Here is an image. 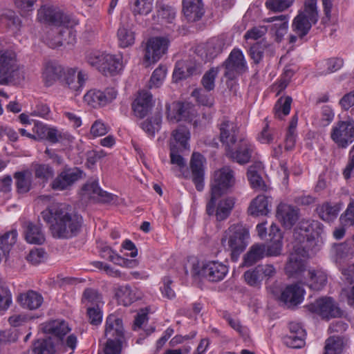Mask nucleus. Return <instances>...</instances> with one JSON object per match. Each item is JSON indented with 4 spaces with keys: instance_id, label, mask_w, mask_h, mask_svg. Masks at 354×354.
Here are the masks:
<instances>
[{
    "instance_id": "f8f14e48",
    "label": "nucleus",
    "mask_w": 354,
    "mask_h": 354,
    "mask_svg": "<svg viewBox=\"0 0 354 354\" xmlns=\"http://www.w3.org/2000/svg\"><path fill=\"white\" fill-rule=\"evenodd\" d=\"M225 150L228 158L240 165L248 163L252 153V145L245 137L225 147Z\"/></svg>"
},
{
    "instance_id": "bf43d9fd",
    "label": "nucleus",
    "mask_w": 354,
    "mask_h": 354,
    "mask_svg": "<svg viewBox=\"0 0 354 354\" xmlns=\"http://www.w3.org/2000/svg\"><path fill=\"white\" fill-rule=\"evenodd\" d=\"M292 98L290 96L286 97H280L274 107V114L277 117L281 118V113L284 115L289 114L291 107Z\"/></svg>"
},
{
    "instance_id": "c756f323",
    "label": "nucleus",
    "mask_w": 354,
    "mask_h": 354,
    "mask_svg": "<svg viewBox=\"0 0 354 354\" xmlns=\"http://www.w3.org/2000/svg\"><path fill=\"white\" fill-rule=\"evenodd\" d=\"M152 95L147 91L139 93L138 97L132 104L136 116L142 118L147 115L152 106Z\"/></svg>"
},
{
    "instance_id": "37998d69",
    "label": "nucleus",
    "mask_w": 354,
    "mask_h": 354,
    "mask_svg": "<svg viewBox=\"0 0 354 354\" xmlns=\"http://www.w3.org/2000/svg\"><path fill=\"white\" fill-rule=\"evenodd\" d=\"M162 115L160 111L156 112L153 116L141 123L142 129L151 136H153L160 129Z\"/></svg>"
},
{
    "instance_id": "ddd939ff",
    "label": "nucleus",
    "mask_w": 354,
    "mask_h": 354,
    "mask_svg": "<svg viewBox=\"0 0 354 354\" xmlns=\"http://www.w3.org/2000/svg\"><path fill=\"white\" fill-rule=\"evenodd\" d=\"M307 309L324 319L339 317L342 312L331 297H322L306 306Z\"/></svg>"
},
{
    "instance_id": "4c0bfd02",
    "label": "nucleus",
    "mask_w": 354,
    "mask_h": 354,
    "mask_svg": "<svg viewBox=\"0 0 354 354\" xmlns=\"http://www.w3.org/2000/svg\"><path fill=\"white\" fill-rule=\"evenodd\" d=\"M265 50L269 53L270 56L274 54V46L264 40L261 42H257L250 47V55L255 64L261 62Z\"/></svg>"
},
{
    "instance_id": "4468645a",
    "label": "nucleus",
    "mask_w": 354,
    "mask_h": 354,
    "mask_svg": "<svg viewBox=\"0 0 354 354\" xmlns=\"http://www.w3.org/2000/svg\"><path fill=\"white\" fill-rule=\"evenodd\" d=\"M169 42L166 37H156L149 39L145 47V62L149 64L158 62L166 53Z\"/></svg>"
},
{
    "instance_id": "5fc2aeb1",
    "label": "nucleus",
    "mask_w": 354,
    "mask_h": 354,
    "mask_svg": "<svg viewBox=\"0 0 354 354\" xmlns=\"http://www.w3.org/2000/svg\"><path fill=\"white\" fill-rule=\"evenodd\" d=\"M35 176L42 180L43 183L48 182L54 176V169L49 165L37 164L35 165Z\"/></svg>"
},
{
    "instance_id": "473e14b6",
    "label": "nucleus",
    "mask_w": 354,
    "mask_h": 354,
    "mask_svg": "<svg viewBox=\"0 0 354 354\" xmlns=\"http://www.w3.org/2000/svg\"><path fill=\"white\" fill-rule=\"evenodd\" d=\"M304 290L298 285L288 286L281 292L280 300L289 306H296L301 302Z\"/></svg>"
},
{
    "instance_id": "0eeeda50",
    "label": "nucleus",
    "mask_w": 354,
    "mask_h": 354,
    "mask_svg": "<svg viewBox=\"0 0 354 354\" xmlns=\"http://www.w3.org/2000/svg\"><path fill=\"white\" fill-rule=\"evenodd\" d=\"M86 59L89 65L106 76L115 75L122 68L120 59L111 54L91 52L88 54Z\"/></svg>"
},
{
    "instance_id": "72a5a7b5",
    "label": "nucleus",
    "mask_w": 354,
    "mask_h": 354,
    "mask_svg": "<svg viewBox=\"0 0 354 354\" xmlns=\"http://www.w3.org/2000/svg\"><path fill=\"white\" fill-rule=\"evenodd\" d=\"M196 73L194 63L189 60H180L176 62L173 73V79L178 82L186 79Z\"/></svg>"
},
{
    "instance_id": "69168bd1",
    "label": "nucleus",
    "mask_w": 354,
    "mask_h": 354,
    "mask_svg": "<svg viewBox=\"0 0 354 354\" xmlns=\"http://www.w3.org/2000/svg\"><path fill=\"white\" fill-rule=\"evenodd\" d=\"M268 31V26H254L245 32L244 38L245 39L257 40L262 38Z\"/></svg>"
},
{
    "instance_id": "423d86ee",
    "label": "nucleus",
    "mask_w": 354,
    "mask_h": 354,
    "mask_svg": "<svg viewBox=\"0 0 354 354\" xmlns=\"http://www.w3.org/2000/svg\"><path fill=\"white\" fill-rule=\"evenodd\" d=\"M319 19L317 0H306L303 11H300L292 21V30L300 38L306 36Z\"/></svg>"
},
{
    "instance_id": "de8ad7c7",
    "label": "nucleus",
    "mask_w": 354,
    "mask_h": 354,
    "mask_svg": "<svg viewBox=\"0 0 354 354\" xmlns=\"http://www.w3.org/2000/svg\"><path fill=\"white\" fill-rule=\"evenodd\" d=\"M153 18H157V21L160 24H171L176 18V11L171 6L161 5Z\"/></svg>"
},
{
    "instance_id": "a19ab883",
    "label": "nucleus",
    "mask_w": 354,
    "mask_h": 354,
    "mask_svg": "<svg viewBox=\"0 0 354 354\" xmlns=\"http://www.w3.org/2000/svg\"><path fill=\"white\" fill-rule=\"evenodd\" d=\"M308 286L310 289L321 290L327 283V276L320 270H309L308 272Z\"/></svg>"
},
{
    "instance_id": "5701e85b",
    "label": "nucleus",
    "mask_w": 354,
    "mask_h": 354,
    "mask_svg": "<svg viewBox=\"0 0 354 354\" xmlns=\"http://www.w3.org/2000/svg\"><path fill=\"white\" fill-rule=\"evenodd\" d=\"M290 335L284 337L283 342L286 346L293 348H301L305 344L306 331L297 322L289 324Z\"/></svg>"
},
{
    "instance_id": "a18cd8bd",
    "label": "nucleus",
    "mask_w": 354,
    "mask_h": 354,
    "mask_svg": "<svg viewBox=\"0 0 354 354\" xmlns=\"http://www.w3.org/2000/svg\"><path fill=\"white\" fill-rule=\"evenodd\" d=\"M118 44L122 48H127L135 42L134 32L124 25H121L117 32Z\"/></svg>"
},
{
    "instance_id": "cd10ccee",
    "label": "nucleus",
    "mask_w": 354,
    "mask_h": 354,
    "mask_svg": "<svg viewBox=\"0 0 354 354\" xmlns=\"http://www.w3.org/2000/svg\"><path fill=\"white\" fill-rule=\"evenodd\" d=\"M308 255H302L300 252L295 251L290 254L288 261L285 267L286 274L289 277H295L305 270L304 258Z\"/></svg>"
},
{
    "instance_id": "f03ea898",
    "label": "nucleus",
    "mask_w": 354,
    "mask_h": 354,
    "mask_svg": "<svg viewBox=\"0 0 354 354\" xmlns=\"http://www.w3.org/2000/svg\"><path fill=\"white\" fill-rule=\"evenodd\" d=\"M37 17L40 21L59 28L57 35L49 44L51 48L72 44L75 41L73 27L77 21L68 15L58 8L42 6L38 10Z\"/></svg>"
},
{
    "instance_id": "49530a36",
    "label": "nucleus",
    "mask_w": 354,
    "mask_h": 354,
    "mask_svg": "<svg viewBox=\"0 0 354 354\" xmlns=\"http://www.w3.org/2000/svg\"><path fill=\"white\" fill-rule=\"evenodd\" d=\"M298 122V117L295 115L292 117L290 122L287 133L285 138V149L287 151H291L295 147L297 139V126Z\"/></svg>"
},
{
    "instance_id": "dca6fc26",
    "label": "nucleus",
    "mask_w": 354,
    "mask_h": 354,
    "mask_svg": "<svg viewBox=\"0 0 354 354\" xmlns=\"http://www.w3.org/2000/svg\"><path fill=\"white\" fill-rule=\"evenodd\" d=\"M82 171L77 168H65L51 183V188L56 191H63L71 187L82 177Z\"/></svg>"
},
{
    "instance_id": "c03bdc74",
    "label": "nucleus",
    "mask_w": 354,
    "mask_h": 354,
    "mask_svg": "<svg viewBox=\"0 0 354 354\" xmlns=\"http://www.w3.org/2000/svg\"><path fill=\"white\" fill-rule=\"evenodd\" d=\"M115 296L124 306H129L136 300V297L129 285L118 286L115 288Z\"/></svg>"
},
{
    "instance_id": "13d9d810",
    "label": "nucleus",
    "mask_w": 354,
    "mask_h": 354,
    "mask_svg": "<svg viewBox=\"0 0 354 354\" xmlns=\"http://www.w3.org/2000/svg\"><path fill=\"white\" fill-rule=\"evenodd\" d=\"M218 73V68H212L203 75L201 84L206 91H211L215 87V79Z\"/></svg>"
},
{
    "instance_id": "58836bf2",
    "label": "nucleus",
    "mask_w": 354,
    "mask_h": 354,
    "mask_svg": "<svg viewBox=\"0 0 354 354\" xmlns=\"http://www.w3.org/2000/svg\"><path fill=\"white\" fill-rule=\"evenodd\" d=\"M56 344L52 337L39 339L32 346V353L34 354H56Z\"/></svg>"
},
{
    "instance_id": "c85d7f7f",
    "label": "nucleus",
    "mask_w": 354,
    "mask_h": 354,
    "mask_svg": "<svg viewBox=\"0 0 354 354\" xmlns=\"http://www.w3.org/2000/svg\"><path fill=\"white\" fill-rule=\"evenodd\" d=\"M183 10L189 21L199 20L204 14L202 0H183Z\"/></svg>"
},
{
    "instance_id": "7ed1b4c3",
    "label": "nucleus",
    "mask_w": 354,
    "mask_h": 354,
    "mask_svg": "<svg viewBox=\"0 0 354 354\" xmlns=\"http://www.w3.org/2000/svg\"><path fill=\"white\" fill-rule=\"evenodd\" d=\"M323 232L322 225L316 221H301L295 228L293 237L295 251L302 255H308L310 250L315 252Z\"/></svg>"
},
{
    "instance_id": "e2e57ef3",
    "label": "nucleus",
    "mask_w": 354,
    "mask_h": 354,
    "mask_svg": "<svg viewBox=\"0 0 354 354\" xmlns=\"http://www.w3.org/2000/svg\"><path fill=\"white\" fill-rule=\"evenodd\" d=\"M248 178L253 188L259 189L261 190L265 189L266 185L262 180V178L258 174L255 170V167L250 166L248 171Z\"/></svg>"
},
{
    "instance_id": "6ab92c4d",
    "label": "nucleus",
    "mask_w": 354,
    "mask_h": 354,
    "mask_svg": "<svg viewBox=\"0 0 354 354\" xmlns=\"http://www.w3.org/2000/svg\"><path fill=\"white\" fill-rule=\"evenodd\" d=\"M289 16L288 15H280L262 19L263 23L270 24L268 30L270 34L274 36V40L279 43L282 41L284 35L288 30Z\"/></svg>"
},
{
    "instance_id": "a878e982",
    "label": "nucleus",
    "mask_w": 354,
    "mask_h": 354,
    "mask_svg": "<svg viewBox=\"0 0 354 354\" xmlns=\"http://www.w3.org/2000/svg\"><path fill=\"white\" fill-rule=\"evenodd\" d=\"M24 237L26 241L31 244L41 245L45 241V234L41 224L30 221L24 223Z\"/></svg>"
},
{
    "instance_id": "79ce46f5",
    "label": "nucleus",
    "mask_w": 354,
    "mask_h": 354,
    "mask_svg": "<svg viewBox=\"0 0 354 354\" xmlns=\"http://www.w3.org/2000/svg\"><path fill=\"white\" fill-rule=\"evenodd\" d=\"M31 176L32 174L29 170L17 171L14 174L18 193L24 194L29 192L32 183Z\"/></svg>"
},
{
    "instance_id": "3c124183",
    "label": "nucleus",
    "mask_w": 354,
    "mask_h": 354,
    "mask_svg": "<svg viewBox=\"0 0 354 354\" xmlns=\"http://www.w3.org/2000/svg\"><path fill=\"white\" fill-rule=\"evenodd\" d=\"M102 295L95 289L86 288L84 291L82 301L88 306H102Z\"/></svg>"
},
{
    "instance_id": "412c9836",
    "label": "nucleus",
    "mask_w": 354,
    "mask_h": 354,
    "mask_svg": "<svg viewBox=\"0 0 354 354\" xmlns=\"http://www.w3.org/2000/svg\"><path fill=\"white\" fill-rule=\"evenodd\" d=\"M204 158L197 152L192 153L190 160V168L192 174V180L196 188L201 192L204 188Z\"/></svg>"
},
{
    "instance_id": "39448f33",
    "label": "nucleus",
    "mask_w": 354,
    "mask_h": 354,
    "mask_svg": "<svg viewBox=\"0 0 354 354\" xmlns=\"http://www.w3.org/2000/svg\"><path fill=\"white\" fill-rule=\"evenodd\" d=\"M249 238V229L242 223H236L225 231L221 244L231 252L232 259L236 261L246 248Z\"/></svg>"
},
{
    "instance_id": "bb28decb",
    "label": "nucleus",
    "mask_w": 354,
    "mask_h": 354,
    "mask_svg": "<svg viewBox=\"0 0 354 354\" xmlns=\"http://www.w3.org/2000/svg\"><path fill=\"white\" fill-rule=\"evenodd\" d=\"M271 200L264 195H258L254 198L248 209V213L252 216H266L271 210Z\"/></svg>"
},
{
    "instance_id": "09e8293b",
    "label": "nucleus",
    "mask_w": 354,
    "mask_h": 354,
    "mask_svg": "<svg viewBox=\"0 0 354 354\" xmlns=\"http://www.w3.org/2000/svg\"><path fill=\"white\" fill-rule=\"evenodd\" d=\"M172 136L176 142L179 144L180 151L189 148L188 140L190 138L189 129L185 126H180L172 132Z\"/></svg>"
},
{
    "instance_id": "ea45409f",
    "label": "nucleus",
    "mask_w": 354,
    "mask_h": 354,
    "mask_svg": "<svg viewBox=\"0 0 354 354\" xmlns=\"http://www.w3.org/2000/svg\"><path fill=\"white\" fill-rule=\"evenodd\" d=\"M266 253V247L263 244H254L245 254L243 265L250 267L263 258Z\"/></svg>"
},
{
    "instance_id": "4d7b16f0",
    "label": "nucleus",
    "mask_w": 354,
    "mask_h": 354,
    "mask_svg": "<svg viewBox=\"0 0 354 354\" xmlns=\"http://www.w3.org/2000/svg\"><path fill=\"white\" fill-rule=\"evenodd\" d=\"M339 210L340 207L337 205L325 203L321 206L319 214L324 221H330L337 217Z\"/></svg>"
},
{
    "instance_id": "7c9ffc66",
    "label": "nucleus",
    "mask_w": 354,
    "mask_h": 354,
    "mask_svg": "<svg viewBox=\"0 0 354 354\" xmlns=\"http://www.w3.org/2000/svg\"><path fill=\"white\" fill-rule=\"evenodd\" d=\"M64 73H65V68L62 66L49 62L44 67L42 73L43 80L47 86H50L57 80L62 82Z\"/></svg>"
},
{
    "instance_id": "774afa93",
    "label": "nucleus",
    "mask_w": 354,
    "mask_h": 354,
    "mask_svg": "<svg viewBox=\"0 0 354 354\" xmlns=\"http://www.w3.org/2000/svg\"><path fill=\"white\" fill-rule=\"evenodd\" d=\"M335 252L339 258H344L352 254L354 252L353 241L346 240L344 243L337 245L335 246Z\"/></svg>"
},
{
    "instance_id": "4be33fe9",
    "label": "nucleus",
    "mask_w": 354,
    "mask_h": 354,
    "mask_svg": "<svg viewBox=\"0 0 354 354\" xmlns=\"http://www.w3.org/2000/svg\"><path fill=\"white\" fill-rule=\"evenodd\" d=\"M104 335L107 339L123 341L124 330L122 319L115 315H109L106 319Z\"/></svg>"
},
{
    "instance_id": "338daca9",
    "label": "nucleus",
    "mask_w": 354,
    "mask_h": 354,
    "mask_svg": "<svg viewBox=\"0 0 354 354\" xmlns=\"http://www.w3.org/2000/svg\"><path fill=\"white\" fill-rule=\"evenodd\" d=\"M192 95L203 106H212L214 104L212 95L205 93L201 88L194 90L192 93Z\"/></svg>"
},
{
    "instance_id": "c9c22d12",
    "label": "nucleus",
    "mask_w": 354,
    "mask_h": 354,
    "mask_svg": "<svg viewBox=\"0 0 354 354\" xmlns=\"http://www.w3.org/2000/svg\"><path fill=\"white\" fill-rule=\"evenodd\" d=\"M76 71L74 68H67L63 74L62 82L66 84L73 90L77 91L81 88L86 80V75L82 71H79L75 76Z\"/></svg>"
},
{
    "instance_id": "9b49d317",
    "label": "nucleus",
    "mask_w": 354,
    "mask_h": 354,
    "mask_svg": "<svg viewBox=\"0 0 354 354\" xmlns=\"http://www.w3.org/2000/svg\"><path fill=\"white\" fill-rule=\"evenodd\" d=\"M0 79L4 84L16 83L20 79L15 55L12 52H0Z\"/></svg>"
},
{
    "instance_id": "8fccbe9b",
    "label": "nucleus",
    "mask_w": 354,
    "mask_h": 354,
    "mask_svg": "<svg viewBox=\"0 0 354 354\" xmlns=\"http://www.w3.org/2000/svg\"><path fill=\"white\" fill-rule=\"evenodd\" d=\"M344 347V337L339 335H333L329 337L326 340V344L324 346L325 352L329 353V352H333L334 354H340Z\"/></svg>"
},
{
    "instance_id": "603ef678",
    "label": "nucleus",
    "mask_w": 354,
    "mask_h": 354,
    "mask_svg": "<svg viewBox=\"0 0 354 354\" xmlns=\"http://www.w3.org/2000/svg\"><path fill=\"white\" fill-rule=\"evenodd\" d=\"M167 71V67L163 65H160L156 69H155L149 81V88L151 89L160 87L166 77Z\"/></svg>"
},
{
    "instance_id": "20e7f679",
    "label": "nucleus",
    "mask_w": 354,
    "mask_h": 354,
    "mask_svg": "<svg viewBox=\"0 0 354 354\" xmlns=\"http://www.w3.org/2000/svg\"><path fill=\"white\" fill-rule=\"evenodd\" d=\"M234 171L228 166H225L214 171L211 183V198L206 206L208 215L214 213L215 200L222 195L230 192L235 185Z\"/></svg>"
},
{
    "instance_id": "9d476101",
    "label": "nucleus",
    "mask_w": 354,
    "mask_h": 354,
    "mask_svg": "<svg viewBox=\"0 0 354 354\" xmlns=\"http://www.w3.org/2000/svg\"><path fill=\"white\" fill-rule=\"evenodd\" d=\"M330 138L339 147H347L354 141V120L337 122L331 129Z\"/></svg>"
},
{
    "instance_id": "e433bc0d",
    "label": "nucleus",
    "mask_w": 354,
    "mask_h": 354,
    "mask_svg": "<svg viewBox=\"0 0 354 354\" xmlns=\"http://www.w3.org/2000/svg\"><path fill=\"white\" fill-rule=\"evenodd\" d=\"M277 214L283 225L288 228H290L298 220L297 209L290 205H283L279 206Z\"/></svg>"
},
{
    "instance_id": "393cba45",
    "label": "nucleus",
    "mask_w": 354,
    "mask_h": 354,
    "mask_svg": "<svg viewBox=\"0 0 354 354\" xmlns=\"http://www.w3.org/2000/svg\"><path fill=\"white\" fill-rule=\"evenodd\" d=\"M17 301L24 309L34 310L38 309L44 301L42 295L37 291L29 290L19 294Z\"/></svg>"
},
{
    "instance_id": "052dcab7",
    "label": "nucleus",
    "mask_w": 354,
    "mask_h": 354,
    "mask_svg": "<svg viewBox=\"0 0 354 354\" xmlns=\"http://www.w3.org/2000/svg\"><path fill=\"white\" fill-rule=\"evenodd\" d=\"M295 0H267L266 8L273 12H280L287 10Z\"/></svg>"
},
{
    "instance_id": "f704fd0d",
    "label": "nucleus",
    "mask_w": 354,
    "mask_h": 354,
    "mask_svg": "<svg viewBox=\"0 0 354 354\" xmlns=\"http://www.w3.org/2000/svg\"><path fill=\"white\" fill-rule=\"evenodd\" d=\"M43 330L45 333L51 334L62 340L63 337L71 330V328L64 320L56 319L46 323Z\"/></svg>"
},
{
    "instance_id": "0e129e2a",
    "label": "nucleus",
    "mask_w": 354,
    "mask_h": 354,
    "mask_svg": "<svg viewBox=\"0 0 354 354\" xmlns=\"http://www.w3.org/2000/svg\"><path fill=\"white\" fill-rule=\"evenodd\" d=\"M102 306H88L86 314L89 322L92 325L97 326L101 324L102 320Z\"/></svg>"
},
{
    "instance_id": "2eb2a0df",
    "label": "nucleus",
    "mask_w": 354,
    "mask_h": 354,
    "mask_svg": "<svg viewBox=\"0 0 354 354\" xmlns=\"http://www.w3.org/2000/svg\"><path fill=\"white\" fill-rule=\"evenodd\" d=\"M225 46L224 39L221 37H212L206 43L197 46L196 52L203 60L209 62L221 54Z\"/></svg>"
},
{
    "instance_id": "b1692460",
    "label": "nucleus",
    "mask_w": 354,
    "mask_h": 354,
    "mask_svg": "<svg viewBox=\"0 0 354 354\" xmlns=\"http://www.w3.org/2000/svg\"><path fill=\"white\" fill-rule=\"evenodd\" d=\"M167 118L172 122L190 119L188 104L180 102H174L171 104H166Z\"/></svg>"
},
{
    "instance_id": "f3484780",
    "label": "nucleus",
    "mask_w": 354,
    "mask_h": 354,
    "mask_svg": "<svg viewBox=\"0 0 354 354\" xmlns=\"http://www.w3.org/2000/svg\"><path fill=\"white\" fill-rule=\"evenodd\" d=\"M117 96V91L113 88H106L104 91L92 89L84 97V101L93 108L105 106L111 102Z\"/></svg>"
},
{
    "instance_id": "864d4df0",
    "label": "nucleus",
    "mask_w": 354,
    "mask_h": 354,
    "mask_svg": "<svg viewBox=\"0 0 354 354\" xmlns=\"http://www.w3.org/2000/svg\"><path fill=\"white\" fill-rule=\"evenodd\" d=\"M20 19L15 12L9 10L0 16V28H18Z\"/></svg>"
},
{
    "instance_id": "6e6552de",
    "label": "nucleus",
    "mask_w": 354,
    "mask_h": 354,
    "mask_svg": "<svg viewBox=\"0 0 354 354\" xmlns=\"http://www.w3.org/2000/svg\"><path fill=\"white\" fill-rule=\"evenodd\" d=\"M228 272V268L223 263L211 261L203 263L201 266L198 262L192 263L191 275L194 278L204 277L212 282L223 280Z\"/></svg>"
},
{
    "instance_id": "f257e3e1",
    "label": "nucleus",
    "mask_w": 354,
    "mask_h": 354,
    "mask_svg": "<svg viewBox=\"0 0 354 354\" xmlns=\"http://www.w3.org/2000/svg\"><path fill=\"white\" fill-rule=\"evenodd\" d=\"M41 215L49 225L50 231L55 238L71 239L81 230L82 217L71 212L65 204H52L42 211Z\"/></svg>"
},
{
    "instance_id": "6e6d98bb",
    "label": "nucleus",
    "mask_w": 354,
    "mask_h": 354,
    "mask_svg": "<svg viewBox=\"0 0 354 354\" xmlns=\"http://www.w3.org/2000/svg\"><path fill=\"white\" fill-rule=\"evenodd\" d=\"M154 0H135L132 8V13L134 16L147 15L153 10Z\"/></svg>"
},
{
    "instance_id": "a211bd4d",
    "label": "nucleus",
    "mask_w": 354,
    "mask_h": 354,
    "mask_svg": "<svg viewBox=\"0 0 354 354\" xmlns=\"http://www.w3.org/2000/svg\"><path fill=\"white\" fill-rule=\"evenodd\" d=\"M220 140L225 147L232 145L245 137L240 131L238 124L228 120H223L219 124Z\"/></svg>"
},
{
    "instance_id": "aec40b11",
    "label": "nucleus",
    "mask_w": 354,
    "mask_h": 354,
    "mask_svg": "<svg viewBox=\"0 0 354 354\" xmlns=\"http://www.w3.org/2000/svg\"><path fill=\"white\" fill-rule=\"evenodd\" d=\"M84 194L97 199L101 203L115 204L118 202V197L116 195L102 190L98 185L97 180L87 182L82 187Z\"/></svg>"
},
{
    "instance_id": "680f3d73",
    "label": "nucleus",
    "mask_w": 354,
    "mask_h": 354,
    "mask_svg": "<svg viewBox=\"0 0 354 354\" xmlns=\"http://www.w3.org/2000/svg\"><path fill=\"white\" fill-rule=\"evenodd\" d=\"M245 282L250 286L259 288L263 281L257 266L252 270L245 272L243 274Z\"/></svg>"
},
{
    "instance_id": "1a4fd4ad",
    "label": "nucleus",
    "mask_w": 354,
    "mask_h": 354,
    "mask_svg": "<svg viewBox=\"0 0 354 354\" xmlns=\"http://www.w3.org/2000/svg\"><path fill=\"white\" fill-rule=\"evenodd\" d=\"M225 71L223 75L230 80L243 74L248 71L247 62L242 51L238 48L233 49L228 57L222 64Z\"/></svg>"
},
{
    "instance_id": "2f4dec72",
    "label": "nucleus",
    "mask_w": 354,
    "mask_h": 354,
    "mask_svg": "<svg viewBox=\"0 0 354 354\" xmlns=\"http://www.w3.org/2000/svg\"><path fill=\"white\" fill-rule=\"evenodd\" d=\"M218 198L215 200L214 205V213L212 215L216 216L218 221H222L227 219L231 214L234 206V199L232 197L223 198L216 203Z\"/></svg>"
}]
</instances>
